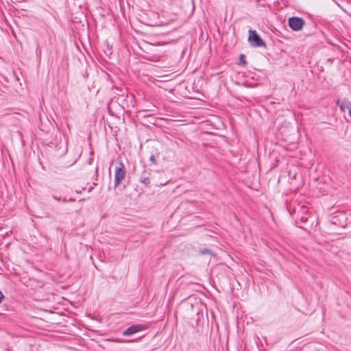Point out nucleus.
Segmentation results:
<instances>
[{
  "label": "nucleus",
  "mask_w": 351,
  "mask_h": 351,
  "mask_svg": "<svg viewBox=\"0 0 351 351\" xmlns=\"http://www.w3.org/2000/svg\"><path fill=\"white\" fill-rule=\"evenodd\" d=\"M126 177V169L122 161L118 162V165L114 170V187H118Z\"/></svg>",
  "instance_id": "nucleus-1"
},
{
  "label": "nucleus",
  "mask_w": 351,
  "mask_h": 351,
  "mask_svg": "<svg viewBox=\"0 0 351 351\" xmlns=\"http://www.w3.org/2000/svg\"><path fill=\"white\" fill-rule=\"evenodd\" d=\"M248 40L250 43V45L255 47L265 46V42L262 40V38L259 36L255 30H249Z\"/></svg>",
  "instance_id": "nucleus-2"
},
{
  "label": "nucleus",
  "mask_w": 351,
  "mask_h": 351,
  "mask_svg": "<svg viewBox=\"0 0 351 351\" xmlns=\"http://www.w3.org/2000/svg\"><path fill=\"white\" fill-rule=\"evenodd\" d=\"M290 28L293 31H300L305 24L304 19L297 16H292L288 21Z\"/></svg>",
  "instance_id": "nucleus-3"
},
{
  "label": "nucleus",
  "mask_w": 351,
  "mask_h": 351,
  "mask_svg": "<svg viewBox=\"0 0 351 351\" xmlns=\"http://www.w3.org/2000/svg\"><path fill=\"white\" fill-rule=\"evenodd\" d=\"M146 328L141 324H134L128 327L125 330L123 331V335H131L132 334H134L136 332L142 331L145 330Z\"/></svg>",
  "instance_id": "nucleus-4"
},
{
  "label": "nucleus",
  "mask_w": 351,
  "mask_h": 351,
  "mask_svg": "<svg viewBox=\"0 0 351 351\" xmlns=\"http://www.w3.org/2000/svg\"><path fill=\"white\" fill-rule=\"evenodd\" d=\"M151 171L150 169L145 168L139 176V182L146 186H148L150 184Z\"/></svg>",
  "instance_id": "nucleus-5"
},
{
  "label": "nucleus",
  "mask_w": 351,
  "mask_h": 351,
  "mask_svg": "<svg viewBox=\"0 0 351 351\" xmlns=\"http://www.w3.org/2000/svg\"><path fill=\"white\" fill-rule=\"evenodd\" d=\"M336 104L339 106L341 112H346L351 108V102L348 99H340L336 101Z\"/></svg>",
  "instance_id": "nucleus-6"
},
{
  "label": "nucleus",
  "mask_w": 351,
  "mask_h": 351,
  "mask_svg": "<svg viewBox=\"0 0 351 351\" xmlns=\"http://www.w3.org/2000/svg\"><path fill=\"white\" fill-rule=\"evenodd\" d=\"M239 62L241 64H242L243 65H246L247 64V62L245 60V56L243 54H241L240 56H239Z\"/></svg>",
  "instance_id": "nucleus-7"
},
{
  "label": "nucleus",
  "mask_w": 351,
  "mask_h": 351,
  "mask_svg": "<svg viewBox=\"0 0 351 351\" xmlns=\"http://www.w3.org/2000/svg\"><path fill=\"white\" fill-rule=\"evenodd\" d=\"M344 214L342 213H337V215L332 217V223H336L335 219L337 218L338 217H344Z\"/></svg>",
  "instance_id": "nucleus-8"
},
{
  "label": "nucleus",
  "mask_w": 351,
  "mask_h": 351,
  "mask_svg": "<svg viewBox=\"0 0 351 351\" xmlns=\"http://www.w3.org/2000/svg\"><path fill=\"white\" fill-rule=\"evenodd\" d=\"M149 160L154 164V165H156L157 164V160L155 158V156L154 155H152L150 157H149Z\"/></svg>",
  "instance_id": "nucleus-9"
},
{
  "label": "nucleus",
  "mask_w": 351,
  "mask_h": 351,
  "mask_svg": "<svg viewBox=\"0 0 351 351\" xmlns=\"http://www.w3.org/2000/svg\"><path fill=\"white\" fill-rule=\"evenodd\" d=\"M53 198L56 200V201H61V197H58V196H56V195H53Z\"/></svg>",
  "instance_id": "nucleus-10"
},
{
  "label": "nucleus",
  "mask_w": 351,
  "mask_h": 351,
  "mask_svg": "<svg viewBox=\"0 0 351 351\" xmlns=\"http://www.w3.org/2000/svg\"><path fill=\"white\" fill-rule=\"evenodd\" d=\"M4 298V295L2 293V292L0 291V303L1 302L2 300Z\"/></svg>",
  "instance_id": "nucleus-11"
},
{
  "label": "nucleus",
  "mask_w": 351,
  "mask_h": 351,
  "mask_svg": "<svg viewBox=\"0 0 351 351\" xmlns=\"http://www.w3.org/2000/svg\"><path fill=\"white\" fill-rule=\"evenodd\" d=\"M202 254H209L210 253V250H202Z\"/></svg>",
  "instance_id": "nucleus-12"
},
{
  "label": "nucleus",
  "mask_w": 351,
  "mask_h": 351,
  "mask_svg": "<svg viewBox=\"0 0 351 351\" xmlns=\"http://www.w3.org/2000/svg\"><path fill=\"white\" fill-rule=\"evenodd\" d=\"M36 52L39 55L41 53V49L38 47H37Z\"/></svg>",
  "instance_id": "nucleus-13"
},
{
  "label": "nucleus",
  "mask_w": 351,
  "mask_h": 351,
  "mask_svg": "<svg viewBox=\"0 0 351 351\" xmlns=\"http://www.w3.org/2000/svg\"><path fill=\"white\" fill-rule=\"evenodd\" d=\"M112 341H114V342H119V343L123 342V341L120 340V339H115V340H112Z\"/></svg>",
  "instance_id": "nucleus-14"
},
{
  "label": "nucleus",
  "mask_w": 351,
  "mask_h": 351,
  "mask_svg": "<svg viewBox=\"0 0 351 351\" xmlns=\"http://www.w3.org/2000/svg\"><path fill=\"white\" fill-rule=\"evenodd\" d=\"M61 201H62L64 203L68 202V199L66 198L61 199Z\"/></svg>",
  "instance_id": "nucleus-15"
},
{
  "label": "nucleus",
  "mask_w": 351,
  "mask_h": 351,
  "mask_svg": "<svg viewBox=\"0 0 351 351\" xmlns=\"http://www.w3.org/2000/svg\"><path fill=\"white\" fill-rule=\"evenodd\" d=\"M68 202H75V199L73 198H71L68 200Z\"/></svg>",
  "instance_id": "nucleus-16"
},
{
  "label": "nucleus",
  "mask_w": 351,
  "mask_h": 351,
  "mask_svg": "<svg viewBox=\"0 0 351 351\" xmlns=\"http://www.w3.org/2000/svg\"><path fill=\"white\" fill-rule=\"evenodd\" d=\"M336 5H337L339 7H340V5L337 2H336Z\"/></svg>",
  "instance_id": "nucleus-17"
}]
</instances>
